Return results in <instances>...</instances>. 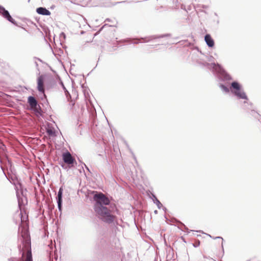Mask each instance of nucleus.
<instances>
[{"mask_svg": "<svg viewBox=\"0 0 261 261\" xmlns=\"http://www.w3.org/2000/svg\"><path fill=\"white\" fill-rule=\"evenodd\" d=\"M23 238V247L22 257H24L23 261H33L31 251V240L28 235V232L24 230L21 232Z\"/></svg>", "mask_w": 261, "mask_h": 261, "instance_id": "obj_2", "label": "nucleus"}, {"mask_svg": "<svg viewBox=\"0 0 261 261\" xmlns=\"http://www.w3.org/2000/svg\"><path fill=\"white\" fill-rule=\"evenodd\" d=\"M221 87H222V88L223 89V90H224V91H225L226 92H228V91H229V90H228V88H227V87H225L224 86L222 85V86H221Z\"/></svg>", "mask_w": 261, "mask_h": 261, "instance_id": "obj_13", "label": "nucleus"}, {"mask_svg": "<svg viewBox=\"0 0 261 261\" xmlns=\"http://www.w3.org/2000/svg\"><path fill=\"white\" fill-rule=\"evenodd\" d=\"M94 200L96 202L94 209L98 217L106 223L113 222L115 216L111 214L110 210L103 205L109 204V199L103 194L100 193L94 196Z\"/></svg>", "mask_w": 261, "mask_h": 261, "instance_id": "obj_1", "label": "nucleus"}, {"mask_svg": "<svg viewBox=\"0 0 261 261\" xmlns=\"http://www.w3.org/2000/svg\"><path fill=\"white\" fill-rule=\"evenodd\" d=\"M62 190L60 189L58 194V200H62Z\"/></svg>", "mask_w": 261, "mask_h": 261, "instance_id": "obj_10", "label": "nucleus"}, {"mask_svg": "<svg viewBox=\"0 0 261 261\" xmlns=\"http://www.w3.org/2000/svg\"><path fill=\"white\" fill-rule=\"evenodd\" d=\"M44 81L45 76L43 75H40L37 79V88L38 91L43 93L44 95Z\"/></svg>", "mask_w": 261, "mask_h": 261, "instance_id": "obj_5", "label": "nucleus"}, {"mask_svg": "<svg viewBox=\"0 0 261 261\" xmlns=\"http://www.w3.org/2000/svg\"><path fill=\"white\" fill-rule=\"evenodd\" d=\"M28 103L33 110L38 112L37 110V101L36 99L33 96H29L28 98Z\"/></svg>", "mask_w": 261, "mask_h": 261, "instance_id": "obj_7", "label": "nucleus"}, {"mask_svg": "<svg viewBox=\"0 0 261 261\" xmlns=\"http://www.w3.org/2000/svg\"><path fill=\"white\" fill-rule=\"evenodd\" d=\"M0 13L10 22L15 23L14 20L12 18L9 12L6 10L4 8L0 6Z\"/></svg>", "mask_w": 261, "mask_h": 261, "instance_id": "obj_6", "label": "nucleus"}, {"mask_svg": "<svg viewBox=\"0 0 261 261\" xmlns=\"http://www.w3.org/2000/svg\"><path fill=\"white\" fill-rule=\"evenodd\" d=\"M231 87L236 90V91L233 92L234 94L240 98L245 99L247 98L246 94L243 91H241L240 86L238 83L236 82H232L231 83Z\"/></svg>", "mask_w": 261, "mask_h": 261, "instance_id": "obj_4", "label": "nucleus"}, {"mask_svg": "<svg viewBox=\"0 0 261 261\" xmlns=\"http://www.w3.org/2000/svg\"><path fill=\"white\" fill-rule=\"evenodd\" d=\"M47 132L48 134L49 135H52L54 134V132L50 129H47Z\"/></svg>", "mask_w": 261, "mask_h": 261, "instance_id": "obj_11", "label": "nucleus"}, {"mask_svg": "<svg viewBox=\"0 0 261 261\" xmlns=\"http://www.w3.org/2000/svg\"><path fill=\"white\" fill-rule=\"evenodd\" d=\"M204 40L208 47H213L214 46V41L210 34L205 36Z\"/></svg>", "mask_w": 261, "mask_h": 261, "instance_id": "obj_8", "label": "nucleus"}, {"mask_svg": "<svg viewBox=\"0 0 261 261\" xmlns=\"http://www.w3.org/2000/svg\"><path fill=\"white\" fill-rule=\"evenodd\" d=\"M62 200H58V205L60 210L61 208Z\"/></svg>", "mask_w": 261, "mask_h": 261, "instance_id": "obj_12", "label": "nucleus"}, {"mask_svg": "<svg viewBox=\"0 0 261 261\" xmlns=\"http://www.w3.org/2000/svg\"><path fill=\"white\" fill-rule=\"evenodd\" d=\"M37 12L39 14L44 15H49L50 12L46 8L40 7L37 9Z\"/></svg>", "mask_w": 261, "mask_h": 261, "instance_id": "obj_9", "label": "nucleus"}, {"mask_svg": "<svg viewBox=\"0 0 261 261\" xmlns=\"http://www.w3.org/2000/svg\"><path fill=\"white\" fill-rule=\"evenodd\" d=\"M62 159L64 162L68 165L69 168L74 167L77 164L75 158L72 156L71 154L69 151L63 153Z\"/></svg>", "mask_w": 261, "mask_h": 261, "instance_id": "obj_3", "label": "nucleus"}]
</instances>
